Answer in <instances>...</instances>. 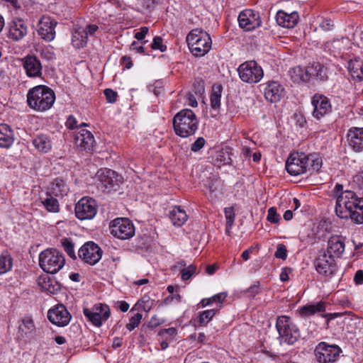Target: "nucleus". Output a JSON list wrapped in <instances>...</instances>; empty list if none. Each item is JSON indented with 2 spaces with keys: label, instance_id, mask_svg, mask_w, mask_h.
<instances>
[{
  "label": "nucleus",
  "instance_id": "1",
  "mask_svg": "<svg viewBox=\"0 0 363 363\" xmlns=\"http://www.w3.org/2000/svg\"><path fill=\"white\" fill-rule=\"evenodd\" d=\"M336 199L335 211L336 215L343 219H351L357 224L363 223V198L350 190H343V186L336 184L333 189Z\"/></svg>",
  "mask_w": 363,
  "mask_h": 363
},
{
  "label": "nucleus",
  "instance_id": "2",
  "mask_svg": "<svg viewBox=\"0 0 363 363\" xmlns=\"http://www.w3.org/2000/svg\"><path fill=\"white\" fill-rule=\"evenodd\" d=\"M323 164L321 157L317 153L306 154L296 152L291 154L286 162V169L289 174L298 176L308 171L318 172Z\"/></svg>",
  "mask_w": 363,
  "mask_h": 363
},
{
  "label": "nucleus",
  "instance_id": "3",
  "mask_svg": "<svg viewBox=\"0 0 363 363\" xmlns=\"http://www.w3.org/2000/svg\"><path fill=\"white\" fill-rule=\"evenodd\" d=\"M55 101L52 89L45 85H38L30 89L27 94L28 106L39 112L50 109Z\"/></svg>",
  "mask_w": 363,
  "mask_h": 363
},
{
  "label": "nucleus",
  "instance_id": "4",
  "mask_svg": "<svg viewBox=\"0 0 363 363\" xmlns=\"http://www.w3.org/2000/svg\"><path fill=\"white\" fill-rule=\"evenodd\" d=\"M199 121L191 109H183L174 117L173 125L176 134L182 138L194 135L198 128Z\"/></svg>",
  "mask_w": 363,
  "mask_h": 363
},
{
  "label": "nucleus",
  "instance_id": "5",
  "mask_svg": "<svg viewBox=\"0 0 363 363\" xmlns=\"http://www.w3.org/2000/svg\"><path fill=\"white\" fill-rule=\"evenodd\" d=\"M189 48L193 55L203 57L211 48L212 41L209 34L201 29H194L186 36Z\"/></svg>",
  "mask_w": 363,
  "mask_h": 363
},
{
  "label": "nucleus",
  "instance_id": "6",
  "mask_svg": "<svg viewBox=\"0 0 363 363\" xmlns=\"http://www.w3.org/2000/svg\"><path fill=\"white\" fill-rule=\"evenodd\" d=\"M65 264L64 255L56 249H47L39 255V265L47 273H57L64 267Z\"/></svg>",
  "mask_w": 363,
  "mask_h": 363
},
{
  "label": "nucleus",
  "instance_id": "7",
  "mask_svg": "<svg viewBox=\"0 0 363 363\" xmlns=\"http://www.w3.org/2000/svg\"><path fill=\"white\" fill-rule=\"evenodd\" d=\"M276 328L281 340L292 345L298 340L300 337V332L295 324H294L289 316L281 315L278 317Z\"/></svg>",
  "mask_w": 363,
  "mask_h": 363
},
{
  "label": "nucleus",
  "instance_id": "8",
  "mask_svg": "<svg viewBox=\"0 0 363 363\" xmlns=\"http://www.w3.org/2000/svg\"><path fill=\"white\" fill-rule=\"evenodd\" d=\"M238 72L242 82L250 84L259 82L264 76L262 68L254 60L241 64Z\"/></svg>",
  "mask_w": 363,
  "mask_h": 363
},
{
  "label": "nucleus",
  "instance_id": "9",
  "mask_svg": "<svg viewBox=\"0 0 363 363\" xmlns=\"http://www.w3.org/2000/svg\"><path fill=\"white\" fill-rule=\"evenodd\" d=\"M111 234L121 240H127L135 235V227L130 220L126 218H117L109 225Z\"/></svg>",
  "mask_w": 363,
  "mask_h": 363
},
{
  "label": "nucleus",
  "instance_id": "10",
  "mask_svg": "<svg viewBox=\"0 0 363 363\" xmlns=\"http://www.w3.org/2000/svg\"><path fill=\"white\" fill-rule=\"evenodd\" d=\"M342 352L341 348L336 345L320 342L315 347L314 353L316 360L320 363H334Z\"/></svg>",
  "mask_w": 363,
  "mask_h": 363
},
{
  "label": "nucleus",
  "instance_id": "11",
  "mask_svg": "<svg viewBox=\"0 0 363 363\" xmlns=\"http://www.w3.org/2000/svg\"><path fill=\"white\" fill-rule=\"evenodd\" d=\"M103 250L94 242L89 241L84 243L78 251V257L84 262L90 265H94L101 259Z\"/></svg>",
  "mask_w": 363,
  "mask_h": 363
},
{
  "label": "nucleus",
  "instance_id": "12",
  "mask_svg": "<svg viewBox=\"0 0 363 363\" xmlns=\"http://www.w3.org/2000/svg\"><path fill=\"white\" fill-rule=\"evenodd\" d=\"M97 212L95 200L91 198L84 197L75 206V215L79 220H89L93 218Z\"/></svg>",
  "mask_w": 363,
  "mask_h": 363
},
{
  "label": "nucleus",
  "instance_id": "13",
  "mask_svg": "<svg viewBox=\"0 0 363 363\" xmlns=\"http://www.w3.org/2000/svg\"><path fill=\"white\" fill-rule=\"evenodd\" d=\"M84 315L94 325L101 326L110 316L109 307L106 304L95 305L92 308H84Z\"/></svg>",
  "mask_w": 363,
  "mask_h": 363
},
{
  "label": "nucleus",
  "instance_id": "14",
  "mask_svg": "<svg viewBox=\"0 0 363 363\" xmlns=\"http://www.w3.org/2000/svg\"><path fill=\"white\" fill-rule=\"evenodd\" d=\"M238 20L240 27L245 31L255 30L259 27L262 23L259 13L251 9L240 12Z\"/></svg>",
  "mask_w": 363,
  "mask_h": 363
},
{
  "label": "nucleus",
  "instance_id": "15",
  "mask_svg": "<svg viewBox=\"0 0 363 363\" xmlns=\"http://www.w3.org/2000/svg\"><path fill=\"white\" fill-rule=\"evenodd\" d=\"M48 318L54 325L62 327L69 323L71 315L64 305L58 304L48 311Z\"/></svg>",
  "mask_w": 363,
  "mask_h": 363
},
{
  "label": "nucleus",
  "instance_id": "16",
  "mask_svg": "<svg viewBox=\"0 0 363 363\" xmlns=\"http://www.w3.org/2000/svg\"><path fill=\"white\" fill-rule=\"evenodd\" d=\"M315 267L318 273L325 277L332 275L336 269L334 258L325 252L316 258Z\"/></svg>",
  "mask_w": 363,
  "mask_h": 363
},
{
  "label": "nucleus",
  "instance_id": "17",
  "mask_svg": "<svg viewBox=\"0 0 363 363\" xmlns=\"http://www.w3.org/2000/svg\"><path fill=\"white\" fill-rule=\"evenodd\" d=\"M313 106V116L320 119L331 111V105L329 99L319 94H315L311 100Z\"/></svg>",
  "mask_w": 363,
  "mask_h": 363
},
{
  "label": "nucleus",
  "instance_id": "18",
  "mask_svg": "<svg viewBox=\"0 0 363 363\" xmlns=\"http://www.w3.org/2000/svg\"><path fill=\"white\" fill-rule=\"evenodd\" d=\"M8 36L14 41L21 40L28 33V26L24 20L20 18H13L8 23Z\"/></svg>",
  "mask_w": 363,
  "mask_h": 363
},
{
  "label": "nucleus",
  "instance_id": "19",
  "mask_svg": "<svg viewBox=\"0 0 363 363\" xmlns=\"http://www.w3.org/2000/svg\"><path fill=\"white\" fill-rule=\"evenodd\" d=\"M57 25V22L52 20L49 17L43 16L39 21L38 26V34L41 37L42 39L50 42L55 37V28Z\"/></svg>",
  "mask_w": 363,
  "mask_h": 363
},
{
  "label": "nucleus",
  "instance_id": "20",
  "mask_svg": "<svg viewBox=\"0 0 363 363\" xmlns=\"http://www.w3.org/2000/svg\"><path fill=\"white\" fill-rule=\"evenodd\" d=\"M22 65L26 75L30 78L40 77L42 75V65L34 55H28L22 59Z\"/></svg>",
  "mask_w": 363,
  "mask_h": 363
},
{
  "label": "nucleus",
  "instance_id": "21",
  "mask_svg": "<svg viewBox=\"0 0 363 363\" xmlns=\"http://www.w3.org/2000/svg\"><path fill=\"white\" fill-rule=\"evenodd\" d=\"M347 138L348 145L353 151L359 152L363 150V128H350Z\"/></svg>",
  "mask_w": 363,
  "mask_h": 363
},
{
  "label": "nucleus",
  "instance_id": "22",
  "mask_svg": "<svg viewBox=\"0 0 363 363\" xmlns=\"http://www.w3.org/2000/svg\"><path fill=\"white\" fill-rule=\"evenodd\" d=\"M345 239L340 235H333L328 241L327 251L332 257H340L345 251Z\"/></svg>",
  "mask_w": 363,
  "mask_h": 363
},
{
  "label": "nucleus",
  "instance_id": "23",
  "mask_svg": "<svg viewBox=\"0 0 363 363\" xmlns=\"http://www.w3.org/2000/svg\"><path fill=\"white\" fill-rule=\"evenodd\" d=\"M284 94V88L278 82H269L264 88V96L267 101L272 103L280 101Z\"/></svg>",
  "mask_w": 363,
  "mask_h": 363
},
{
  "label": "nucleus",
  "instance_id": "24",
  "mask_svg": "<svg viewBox=\"0 0 363 363\" xmlns=\"http://www.w3.org/2000/svg\"><path fill=\"white\" fill-rule=\"evenodd\" d=\"M74 141L76 145L82 149L91 150L94 146V138L90 131L80 129L75 134Z\"/></svg>",
  "mask_w": 363,
  "mask_h": 363
},
{
  "label": "nucleus",
  "instance_id": "25",
  "mask_svg": "<svg viewBox=\"0 0 363 363\" xmlns=\"http://www.w3.org/2000/svg\"><path fill=\"white\" fill-rule=\"evenodd\" d=\"M97 177L106 189H111L118 184L119 176L110 169H101L97 172Z\"/></svg>",
  "mask_w": 363,
  "mask_h": 363
},
{
  "label": "nucleus",
  "instance_id": "26",
  "mask_svg": "<svg viewBox=\"0 0 363 363\" xmlns=\"http://www.w3.org/2000/svg\"><path fill=\"white\" fill-rule=\"evenodd\" d=\"M298 20V15L296 12L287 13L283 11H279L276 15L277 23L287 28H294L297 24Z\"/></svg>",
  "mask_w": 363,
  "mask_h": 363
},
{
  "label": "nucleus",
  "instance_id": "27",
  "mask_svg": "<svg viewBox=\"0 0 363 363\" xmlns=\"http://www.w3.org/2000/svg\"><path fill=\"white\" fill-rule=\"evenodd\" d=\"M69 191V188L63 179L57 177L52 180L46 194H52L55 196H64Z\"/></svg>",
  "mask_w": 363,
  "mask_h": 363
},
{
  "label": "nucleus",
  "instance_id": "28",
  "mask_svg": "<svg viewBox=\"0 0 363 363\" xmlns=\"http://www.w3.org/2000/svg\"><path fill=\"white\" fill-rule=\"evenodd\" d=\"M290 76L296 83L306 82L311 78L310 67L306 69L300 66L295 67L291 69Z\"/></svg>",
  "mask_w": 363,
  "mask_h": 363
},
{
  "label": "nucleus",
  "instance_id": "29",
  "mask_svg": "<svg viewBox=\"0 0 363 363\" xmlns=\"http://www.w3.org/2000/svg\"><path fill=\"white\" fill-rule=\"evenodd\" d=\"M13 143V133L7 124H0V147L7 148Z\"/></svg>",
  "mask_w": 363,
  "mask_h": 363
},
{
  "label": "nucleus",
  "instance_id": "30",
  "mask_svg": "<svg viewBox=\"0 0 363 363\" xmlns=\"http://www.w3.org/2000/svg\"><path fill=\"white\" fill-rule=\"evenodd\" d=\"M87 40V34L84 28L77 27L74 29L72 37V43L74 48H83L86 45Z\"/></svg>",
  "mask_w": 363,
  "mask_h": 363
},
{
  "label": "nucleus",
  "instance_id": "31",
  "mask_svg": "<svg viewBox=\"0 0 363 363\" xmlns=\"http://www.w3.org/2000/svg\"><path fill=\"white\" fill-rule=\"evenodd\" d=\"M169 218L174 225L182 226L188 219V216L180 206H175L169 212Z\"/></svg>",
  "mask_w": 363,
  "mask_h": 363
},
{
  "label": "nucleus",
  "instance_id": "32",
  "mask_svg": "<svg viewBox=\"0 0 363 363\" xmlns=\"http://www.w3.org/2000/svg\"><path fill=\"white\" fill-rule=\"evenodd\" d=\"M33 144L39 152L45 153L49 152L52 147V142L46 135L36 136L33 140Z\"/></svg>",
  "mask_w": 363,
  "mask_h": 363
},
{
  "label": "nucleus",
  "instance_id": "33",
  "mask_svg": "<svg viewBox=\"0 0 363 363\" xmlns=\"http://www.w3.org/2000/svg\"><path fill=\"white\" fill-rule=\"evenodd\" d=\"M348 69L353 78L359 81L363 79V61L362 60H351L348 63Z\"/></svg>",
  "mask_w": 363,
  "mask_h": 363
},
{
  "label": "nucleus",
  "instance_id": "34",
  "mask_svg": "<svg viewBox=\"0 0 363 363\" xmlns=\"http://www.w3.org/2000/svg\"><path fill=\"white\" fill-rule=\"evenodd\" d=\"M325 310V303L323 301L314 304H309L300 308V313L302 316H310L318 312H323Z\"/></svg>",
  "mask_w": 363,
  "mask_h": 363
},
{
  "label": "nucleus",
  "instance_id": "35",
  "mask_svg": "<svg viewBox=\"0 0 363 363\" xmlns=\"http://www.w3.org/2000/svg\"><path fill=\"white\" fill-rule=\"evenodd\" d=\"M13 267V259L10 253L4 251L0 255V274H4L9 272Z\"/></svg>",
  "mask_w": 363,
  "mask_h": 363
},
{
  "label": "nucleus",
  "instance_id": "36",
  "mask_svg": "<svg viewBox=\"0 0 363 363\" xmlns=\"http://www.w3.org/2000/svg\"><path fill=\"white\" fill-rule=\"evenodd\" d=\"M223 87L221 85H214L210 96L211 106L214 110H218L220 106V98Z\"/></svg>",
  "mask_w": 363,
  "mask_h": 363
},
{
  "label": "nucleus",
  "instance_id": "37",
  "mask_svg": "<svg viewBox=\"0 0 363 363\" xmlns=\"http://www.w3.org/2000/svg\"><path fill=\"white\" fill-rule=\"evenodd\" d=\"M311 76H313L320 80H325L328 78V70L321 64L317 63L310 67Z\"/></svg>",
  "mask_w": 363,
  "mask_h": 363
},
{
  "label": "nucleus",
  "instance_id": "38",
  "mask_svg": "<svg viewBox=\"0 0 363 363\" xmlns=\"http://www.w3.org/2000/svg\"><path fill=\"white\" fill-rule=\"evenodd\" d=\"M47 197L42 201L44 207L50 212L57 213L60 210L58 201L52 194H46Z\"/></svg>",
  "mask_w": 363,
  "mask_h": 363
},
{
  "label": "nucleus",
  "instance_id": "39",
  "mask_svg": "<svg viewBox=\"0 0 363 363\" xmlns=\"http://www.w3.org/2000/svg\"><path fill=\"white\" fill-rule=\"evenodd\" d=\"M20 330L25 333L26 335H30L35 330L33 320L30 318H25L22 320V324L19 327Z\"/></svg>",
  "mask_w": 363,
  "mask_h": 363
},
{
  "label": "nucleus",
  "instance_id": "40",
  "mask_svg": "<svg viewBox=\"0 0 363 363\" xmlns=\"http://www.w3.org/2000/svg\"><path fill=\"white\" fill-rule=\"evenodd\" d=\"M227 295L225 292L218 293L211 298L202 299L200 304L202 307H206L214 302H223L227 297Z\"/></svg>",
  "mask_w": 363,
  "mask_h": 363
},
{
  "label": "nucleus",
  "instance_id": "41",
  "mask_svg": "<svg viewBox=\"0 0 363 363\" xmlns=\"http://www.w3.org/2000/svg\"><path fill=\"white\" fill-rule=\"evenodd\" d=\"M216 314L215 310H206L201 312L198 317V321L201 326L206 325Z\"/></svg>",
  "mask_w": 363,
  "mask_h": 363
},
{
  "label": "nucleus",
  "instance_id": "42",
  "mask_svg": "<svg viewBox=\"0 0 363 363\" xmlns=\"http://www.w3.org/2000/svg\"><path fill=\"white\" fill-rule=\"evenodd\" d=\"M62 245L67 254L73 259H76V255L74 250V244L72 240L68 238H64L61 240Z\"/></svg>",
  "mask_w": 363,
  "mask_h": 363
},
{
  "label": "nucleus",
  "instance_id": "43",
  "mask_svg": "<svg viewBox=\"0 0 363 363\" xmlns=\"http://www.w3.org/2000/svg\"><path fill=\"white\" fill-rule=\"evenodd\" d=\"M142 318V314L140 313H137L135 315H134L133 317L130 318L129 323L126 324V328L130 331L134 330L139 325Z\"/></svg>",
  "mask_w": 363,
  "mask_h": 363
},
{
  "label": "nucleus",
  "instance_id": "44",
  "mask_svg": "<svg viewBox=\"0 0 363 363\" xmlns=\"http://www.w3.org/2000/svg\"><path fill=\"white\" fill-rule=\"evenodd\" d=\"M196 267L191 264L181 271V277L183 281L189 279L196 273Z\"/></svg>",
  "mask_w": 363,
  "mask_h": 363
},
{
  "label": "nucleus",
  "instance_id": "45",
  "mask_svg": "<svg viewBox=\"0 0 363 363\" xmlns=\"http://www.w3.org/2000/svg\"><path fill=\"white\" fill-rule=\"evenodd\" d=\"M225 217L226 219V223L228 224L229 226H233L235 214L234 212V209L233 207H227L224 209Z\"/></svg>",
  "mask_w": 363,
  "mask_h": 363
},
{
  "label": "nucleus",
  "instance_id": "46",
  "mask_svg": "<svg viewBox=\"0 0 363 363\" xmlns=\"http://www.w3.org/2000/svg\"><path fill=\"white\" fill-rule=\"evenodd\" d=\"M151 47L153 50H160L161 52H164L167 49V47L162 44V38L159 36L153 38Z\"/></svg>",
  "mask_w": 363,
  "mask_h": 363
},
{
  "label": "nucleus",
  "instance_id": "47",
  "mask_svg": "<svg viewBox=\"0 0 363 363\" xmlns=\"http://www.w3.org/2000/svg\"><path fill=\"white\" fill-rule=\"evenodd\" d=\"M274 256L277 258L281 259L283 260L286 259L287 257V250L284 244H279L277 245V251L274 254Z\"/></svg>",
  "mask_w": 363,
  "mask_h": 363
},
{
  "label": "nucleus",
  "instance_id": "48",
  "mask_svg": "<svg viewBox=\"0 0 363 363\" xmlns=\"http://www.w3.org/2000/svg\"><path fill=\"white\" fill-rule=\"evenodd\" d=\"M267 220L272 223H277L279 221V215L277 213V209L274 207L269 208Z\"/></svg>",
  "mask_w": 363,
  "mask_h": 363
},
{
  "label": "nucleus",
  "instance_id": "49",
  "mask_svg": "<svg viewBox=\"0 0 363 363\" xmlns=\"http://www.w3.org/2000/svg\"><path fill=\"white\" fill-rule=\"evenodd\" d=\"M104 92L108 103L113 104L116 101L118 96L117 92L111 89H106Z\"/></svg>",
  "mask_w": 363,
  "mask_h": 363
},
{
  "label": "nucleus",
  "instance_id": "50",
  "mask_svg": "<svg viewBox=\"0 0 363 363\" xmlns=\"http://www.w3.org/2000/svg\"><path fill=\"white\" fill-rule=\"evenodd\" d=\"M205 143V139L203 137H199L191 145V150L194 152H199L204 146Z\"/></svg>",
  "mask_w": 363,
  "mask_h": 363
},
{
  "label": "nucleus",
  "instance_id": "51",
  "mask_svg": "<svg viewBox=\"0 0 363 363\" xmlns=\"http://www.w3.org/2000/svg\"><path fill=\"white\" fill-rule=\"evenodd\" d=\"M177 334V330L174 328H169L167 329H163L160 331L159 335H164L167 336V337H173Z\"/></svg>",
  "mask_w": 363,
  "mask_h": 363
},
{
  "label": "nucleus",
  "instance_id": "52",
  "mask_svg": "<svg viewBox=\"0 0 363 363\" xmlns=\"http://www.w3.org/2000/svg\"><path fill=\"white\" fill-rule=\"evenodd\" d=\"M246 292L249 294L250 296L254 297L255 295L259 293V284L257 282L256 284L252 285L250 287L247 289Z\"/></svg>",
  "mask_w": 363,
  "mask_h": 363
},
{
  "label": "nucleus",
  "instance_id": "53",
  "mask_svg": "<svg viewBox=\"0 0 363 363\" xmlns=\"http://www.w3.org/2000/svg\"><path fill=\"white\" fill-rule=\"evenodd\" d=\"M84 29L88 38L89 36H93L98 30L99 27L95 24H89Z\"/></svg>",
  "mask_w": 363,
  "mask_h": 363
},
{
  "label": "nucleus",
  "instance_id": "54",
  "mask_svg": "<svg viewBox=\"0 0 363 363\" xmlns=\"http://www.w3.org/2000/svg\"><path fill=\"white\" fill-rule=\"evenodd\" d=\"M320 27L325 31L330 30L333 27V22L330 19H325L320 23Z\"/></svg>",
  "mask_w": 363,
  "mask_h": 363
},
{
  "label": "nucleus",
  "instance_id": "55",
  "mask_svg": "<svg viewBox=\"0 0 363 363\" xmlns=\"http://www.w3.org/2000/svg\"><path fill=\"white\" fill-rule=\"evenodd\" d=\"M147 33H148V28L145 27V26L142 27L140 28V31L137 32L135 34V38L138 40H142L143 39H144V38L147 34Z\"/></svg>",
  "mask_w": 363,
  "mask_h": 363
},
{
  "label": "nucleus",
  "instance_id": "56",
  "mask_svg": "<svg viewBox=\"0 0 363 363\" xmlns=\"http://www.w3.org/2000/svg\"><path fill=\"white\" fill-rule=\"evenodd\" d=\"M194 86L196 89V93L202 94L204 91V82L202 79H196L194 82Z\"/></svg>",
  "mask_w": 363,
  "mask_h": 363
},
{
  "label": "nucleus",
  "instance_id": "57",
  "mask_svg": "<svg viewBox=\"0 0 363 363\" xmlns=\"http://www.w3.org/2000/svg\"><path fill=\"white\" fill-rule=\"evenodd\" d=\"M130 50L138 53H144L145 48L143 45H140L137 42H133L130 45Z\"/></svg>",
  "mask_w": 363,
  "mask_h": 363
},
{
  "label": "nucleus",
  "instance_id": "58",
  "mask_svg": "<svg viewBox=\"0 0 363 363\" xmlns=\"http://www.w3.org/2000/svg\"><path fill=\"white\" fill-rule=\"evenodd\" d=\"M66 125L69 129H74L77 127V120L72 116H69L67 120Z\"/></svg>",
  "mask_w": 363,
  "mask_h": 363
},
{
  "label": "nucleus",
  "instance_id": "59",
  "mask_svg": "<svg viewBox=\"0 0 363 363\" xmlns=\"http://www.w3.org/2000/svg\"><path fill=\"white\" fill-rule=\"evenodd\" d=\"M354 280L357 284H363V271L362 270H358L355 273Z\"/></svg>",
  "mask_w": 363,
  "mask_h": 363
},
{
  "label": "nucleus",
  "instance_id": "60",
  "mask_svg": "<svg viewBox=\"0 0 363 363\" xmlns=\"http://www.w3.org/2000/svg\"><path fill=\"white\" fill-rule=\"evenodd\" d=\"M218 269V266L216 264L207 265L206 268V272L208 274L212 275Z\"/></svg>",
  "mask_w": 363,
  "mask_h": 363
},
{
  "label": "nucleus",
  "instance_id": "61",
  "mask_svg": "<svg viewBox=\"0 0 363 363\" xmlns=\"http://www.w3.org/2000/svg\"><path fill=\"white\" fill-rule=\"evenodd\" d=\"M50 279L48 281V282L44 281L45 285H42V287H43L45 290L48 291V292H50V293H54V292H55V286H52L51 284H49V283H50Z\"/></svg>",
  "mask_w": 363,
  "mask_h": 363
},
{
  "label": "nucleus",
  "instance_id": "62",
  "mask_svg": "<svg viewBox=\"0 0 363 363\" xmlns=\"http://www.w3.org/2000/svg\"><path fill=\"white\" fill-rule=\"evenodd\" d=\"M123 63L125 65V68L130 69L132 67V62L130 57L124 56L121 58Z\"/></svg>",
  "mask_w": 363,
  "mask_h": 363
},
{
  "label": "nucleus",
  "instance_id": "63",
  "mask_svg": "<svg viewBox=\"0 0 363 363\" xmlns=\"http://www.w3.org/2000/svg\"><path fill=\"white\" fill-rule=\"evenodd\" d=\"M119 308L122 312H126L129 308V304L125 301H121L119 303Z\"/></svg>",
  "mask_w": 363,
  "mask_h": 363
},
{
  "label": "nucleus",
  "instance_id": "64",
  "mask_svg": "<svg viewBox=\"0 0 363 363\" xmlns=\"http://www.w3.org/2000/svg\"><path fill=\"white\" fill-rule=\"evenodd\" d=\"M289 274L286 269H284L281 273L280 274V279L282 281H286L289 280Z\"/></svg>",
  "mask_w": 363,
  "mask_h": 363
}]
</instances>
